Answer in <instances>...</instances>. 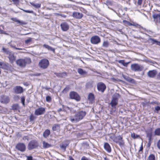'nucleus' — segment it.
I'll list each match as a JSON object with an SVG mask.
<instances>
[{
	"label": "nucleus",
	"instance_id": "2f4dec72",
	"mask_svg": "<svg viewBox=\"0 0 160 160\" xmlns=\"http://www.w3.org/2000/svg\"><path fill=\"white\" fill-rule=\"evenodd\" d=\"M154 134L155 135L160 136V128H157L155 130Z\"/></svg>",
	"mask_w": 160,
	"mask_h": 160
},
{
	"label": "nucleus",
	"instance_id": "69168bd1",
	"mask_svg": "<svg viewBox=\"0 0 160 160\" xmlns=\"http://www.w3.org/2000/svg\"><path fill=\"white\" fill-rule=\"evenodd\" d=\"M69 160H74L72 157H69Z\"/></svg>",
	"mask_w": 160,
	"mask_h": 160
},
{
	"label": "nucleus",
	"instance_id": "7ed1b4c3",
	"mask_svg": "<svg viewBox=\"0 0 160 160\" xmlns=\"http://www.w3.org/2000/svg\"><path fill=\"white\" fill-rule=\"evenodd\" d=\"M119 95L118 93H115L112 97V99L111 102L110 103L111 106L113 108H114L118 104V99L119 97Z\"/></svg>",
	"mask_w": 160,
	"mask_h": 160
},
{
	"label": "nucleus",
	"instance_id": "4c0bfd02",
	"mask_svg": "<svg viewBox=\"0 0 160 160\" xmlns=\"http://www.w3.org/2000/svg\"><path fill=\"white\" fill-rule=\"evenodd\" d=\"M25 97L24 96H22L21 97V101L23 106H25Z\"/></svg>",
	"mask_w": 160,
	"mask_h": 160
},
{
	"label": "nucleus",
	"instance_id": "0eeeda50",
	"mask_svg": "<svg viewBox=\"0 0 160 160\" xmlns=\"http://www.w3.org/2000/svg\"><path fill=\"white\" fill-rule=\"evenodd\" d=\"M131 68L132 70L134 71H141L142 70V66L137 63L132 64Z\"/></svg>",
	"mask_w": 160,
	"mask_h": 160
},
{
	"label": "nucleus",
	"instance_id": "473e14b6",
	"mask_svg": "<svg viewBox=\"0 0 160 160\" xmlns=\"http://www.w3.org/2000/svg\"><path fill=\"white\" fill-rule=\"evenodd\" d=\"M59 125L58 124H55L52 127V129L53 131H56L59 128Z\"/></svg>",
	"mask_w": 160,
	"mask_h": 160
},
{
	"label": "nucleus",
	"instance_id": "f257e3e1",
	"mask_svg": "<svg viewBox=\"0 0 160 160\" xmlns=\"http://www.w3.org/2000/svg\"><path fill=\"white\" fill-rule=\"evenodd\" d=\"M86 114L87 112L85 111L79 110L75 113L74 116L71 117L70 119L72 122L77 123L83 119Z\"/></svg>",
	"mask_w": 160,
	"mask_h": 160
},
{
	"label": "nucleus",
	"instance_id": "9d476101",
	"mask_svg": "<svg viewBox=\"0 0 160 160\" xmlns=\"http://www.w3.org/2000/svg\"><path fill=\"white\" fill-rule=\"evenodd\" d=\"M90 41L92 43L96 44L100 42L101 39L98 36H94L91 38Z\"/></svg>",
	"mask_w": 160,
	"mask_h": 160
},
{
	"label": "nucleus",
	"instance_id": "49530a36",
	"mask_svg": "<svg viewBox=\"0 0 160 160\" xmlns=\"http://www.w3.org/2000/svg\"><path fill=\"white\" fill-rule=\"evenodd\" d=\"M155 110L157 111V112L160 111V107L158 106H157L155 107Z\"/></svg>",
	"mask_w": 160,
	"mask_h": 160
},
{
	"label": "nucleus",
	"instance_id": "8fccbe9b",
	"mask_svg": "<svg viewBox=\"0 0 160 160\" xmlns=\"http://www.w3.org/2000/svg\"><path fill=\"white\" fill-rule=\"evenodd\" d=\"M81 160H91V159L88 158L87 157H85V156H83L81 159Z\"/></svg>",
	"mask_w": 160,
	"mask_h": 160
},
{
	"label": "nucleus",
	"instance_id": "b1692460",
	"mask_svg": "<svg viewBox=\"0 0 160 160\" xmlns=\"http://www.w3.org/2000/svg\"><path fill=\"white\" fill-rule=\"evenodd\" d=\"M43 144V148H50L52 147V145L51 144H50L48 143L47 142H45L44 141H43L42 142Z\"/></svg>",
	"mask_w": 160,
	"mask_h": 160
},
{
	"label": "nucleus",
	"instance_id": "052dcab7",
	"mask_svg": "<svg viewBox=\"0 0 160 160\" xmlns=\"http://www.w3.org/2000/svg\"><path fill=\"white\" fill-rule=\"evenodd\" d=\"M151 140H148V146L149 147L151 145Z\"/></svg>",
	"mask_w": 160,
	"mask_h": 160
},
{
	"label": "nucleus",
	"instance_id": "79ce46f5",
	"mask_svg": "<svg viewBox=\"0 0 160 160\" xmlns=\"http://www.w3.org/2000/svg\"><path fill=\"white\" fill-rule=\"evenodd\" d=\"M35 117L32 114L31 115L29 119L30 121H32L35 119Z\"/></svg>",
	"mask_w": 160,
	"mask_h": 160
},
{
	"label": "nucleus",
	"instance_id": "f03ea898",
	"mask_svg": "<svg viewBox=\"0 0 160 160\" xmlns=\"http://www.w3.org/2000/svg\"><path fill=\"white\" fill-rule=\"evenodd\" d=\"M31 62V59L29 58H25L24 59H20L16 61L17 64L21 67H24L26 65L30 63Z\"/></svg>",
	"mask_w": 160,
	"mask_h": 160
},
{
	"label": "nucleus",
	"instance_id": "5fc2aeb1",
	"mask_svg": "<svg viewBox=\"0 0 160 160\" xmlns=\"http://www.w3.org/2000/svg\"><path fill=\"white\" fill-rule=\"evenodd\" d=\"M143 149L142 143V145L140 148V149L139 151V152H142Z\"/></svg>",
	"mask_w": 160,
	"mask_h": 160
},
{
	"label": "nucleus",
	"instance_id": "5701e85b",
	"mask_svg": "<svg viewBox=\"0 0 160 160\" xmlns=\"http://www.w3.org/2000/svg\"><path fill=\"white\" fill-rule=\"evenodd\" d=\"M78 72L82 76H85L87 74V72L81 68H78Z\"/></svg>",
	"mask_w": 160,
	"mask_h": 160
},
{
	"label": "nucleus",
	"instance_id": "e433bc0d",
	"mask_svg": "<svg viewBox=\"0 0 160 160\" xmlns=\"http://www.w3.org/2000/svg\"><path fill=\"white\" fill-rule=\"evenodd\" d=\"M131 137L132 138L135 139L138 138L139 136L138 135L136 134L135 133H132L131 134Z\"/></svg>",
	"mask_w": 160,
	"mask_h": 160
},
{
	"label": "nucleus",
	"instance_id": "1a4fd4ad",
	"mask_svg": "<svg viewBox=\"0 0 160 160\" xmlns=\"http://www.w3.org/2000/svg\"><path fill=\"white\" fill-rule=\"evenodd\" d=\"M152 17L156 24H158L160 23V13H154L152 14Z\"/></svg>",
	"mask_w": 160,
	"mask_h": 160
},
{
	"label": "nucleus",
	"instance_id": "aec40b11",
	"mask_svg": "<svg viewBox=\"0 0 160 160\" xmlns=\"http://www.w3.org/2000/svg\"><path fill=\"white\" fill-rule=\"evenodd\" d=\"M105 149L108 152H111V149L109 144L107 142H106L104 144V146Z\"/></svg>",
	"mask_w": 160,
	"mask_h": 160
},
{
	"label": "nucleus",
	"instance_id": "20e7f679",
	"mask_svg": "<svg viewBox=\"0 0 160 160\" xmlns=\"http://www.w3.org/2000/svg\"><path fill=\"white\" fill-rule=\"evenodd\" d=\"M39 67L43 69L47 68L49 65V62L46 59H43L41 60L39 63Z\"/></svg>",
	"mask_w": 160,
	"mask_h": 160
},
{
	"label": "nucleus",
	"instance_id": "72a5a7b5",
	"mask_svg": "<svg viewBox=\"0 0 160 160\" xmlns=\"http://www.w3.org/2000/svg\"><path fill=\"white\" fill-rule=\"evenodd\" d=\"M57 76L62 78H65L67 76V73L66 72H62L58 74Z\"/></svg>",
	"mask_w": 160,
	"mask_h": 160
},
{
	"label": "nucleus",
	"instance_id": "c85d7f7f",
	"mask_svg": "<svg viewBox=\"0 0 160 160\" xmlns=\"http://www.w3.org/2000/svg\"><path fill=\"white\" fill-rule=\"evenodd\" d=\"M12 108L14 110H18L19 109L20 107L18 104H16L12 105Z\"/></svg>",
	"mask_w": 160,
	"mask_h": 160
},
{
	"label": "nucleus",
	"instance_id": "f704fd0d",
	"mask_svg": "<svg viewBox=\"0 0 160 160\" xmlns=\"http://www.w3.org/2000/svg\"><path fill=\"white\" fill-rule=\"evenodd\" d=\"M148 160H155V156L153 154H150L148 157Z\"/></svg>",
	"mask_w": 160,
	"mask_h": 160
},
{
	"label": "nucleus",
	"instance_id": "393cba45",
	"mask_svg": "<svg viewBox=\"0 0 160 160\" xmlns=\"http://www.w3.org/2000/svg\"><path fill=\"white\" fill-rule=\"evenodd\" d=\"M43 46L44 48L47 49L48 50L52 51L53 52H55V49L51 46L45 44H44Z\"/></svg>",
	"mask_w": 160,
	"mask_h": 160
},
{
	"label": "nucleus",
	"instance_id": "6e6d98bb",
	"mask_svg": "<svg viewBox=\"0 0 160 160\" xmlns=\"http://www.w3.org/2000/svg\"><path fill=\"white\" fill-rule=\"evenodd\" d=\"M27 160H32V157L31 156H27Z\"/></svg>",
	"mask_w": 160,
	"mask_h": 160
},
{
	"label": "nucleus",
	"instance_id": "774afa93",
	"mask_svg": "<svg viewBox=\"0 0 160 160\" xmlns=\"http://www.w3.org/2000/svg\"><path fill=\"white\" fill-rule=\"evenodd\" d=\"M41 74L40 73H38L36 74L35 75L37 76H38L40 75Z\"/></svg>",
	"mask_w": 160,
	"mask_h": 160
},
{
	"label": "nucleus",
	"instance_id": "dca6fc26",
	"mask_svg": "<svg viewBox=\"0 0 160 160\" xmlns=\"http://www.w3.org/2000/svg\"><path fill=\"white\" fill-rule=\"evenodd\" d=\"M72 16L75 18L80 19L82 17L83 15L82 13L77 12H73Z\"/></svg>",
	"mask_w": 160,
	"mask_h": 160
},
{
	"label": "nucleus",
	"instance_id": "4468645a",
	"mask_svg": "<svg viewBox=\"0 0 160 160\" xmlns=\"http://www.w3.org/2000/svg\"><path fill=\"white\" fill-rule=\"evenodd\" d=\"M11 66L7 63L4 62H0V68L2 69L8 70L10 68Z\"/></svg>",
	"mask_w": 160,
	"mask_h": 160
},
{
	"label": "nucleus",
	"instance_id": "a878e982",
	"mask_svg": "<svg viewBox=\"0 0 160 160\" xmlns=\"http://www.w3.org/2000/svg\"><path fill=\"white\" fill-rule=\"evenodd\" d=\"M50 132L48 129L46 130L43 133V135L45 138H47L50 134Z\"/></svg>",
	"mask_w": 160,
	"mask_h": 160
},
{
	"label": "nucleus",
	"instance_id": "de8ad7c7",
	"mask_svg": "<svg viewBox=\"0 0 160 160\" xmlns=\"http://www.w3.org/2000/svg\"><path fill=\"white\" fill-rule=\"evenodd\" d=\"M157 147L158 149L160 150V139L157 142Z\"/></svg>",
	"mask_w": 160,
	"mask_h": 160
},
{
	"label": "nucleus",
	"instance_id": "9b49d317",
	"mask_svg": "<svg viewBox=\"0 0 160 160\" xmlns=\"http://www.w3.org/2000/svg\"><path fill=\"white\" fill-rule=\"evenodd\" d=\"M45 112V108L43 107H41L36 109L34 114L37 116L40 115L44 114Z\"/></svg>",
	"mask_w": 160,
	"mask_h": 160
},
{
	"label": "nucleus",
	"instance_id": "6ab92c4d",
	"mask_svg": "<svg viewBox=\"0 0 160 160\" xmlns=\"http://www.w3.org/2000/svg\"><path fill=\"white\" fill-rule=\"evenodd\" d=\"M148 40L150 41V43L152 44H155L157 45L160 46V42L151 38H149Z\"/></svg>",
	"mask_w": 160,
	"mask_h": 160
},
{
	"label": "nucleus",
	"instance_id": "6e6552de",
	"mask_svg": "<svg viewBox=\"0 0 160 160\" xmlns=\"http://www.w3.org/2000/svg\"><path fill=\"white\" fill-rule=\"evenodd\" d=\"M97 87L98 90L102 92H104L106 88L105 85L101 82L98 83Z\"/></svg>",
	"mask_w": 160,
	"mask_h": 160
},
{
	"label": "nucleus",
	"instance_id": "7c9ffc66",
	"mask_svg": "<svg viewBox=\"0 0 160 160\" xmlns=\"http://www.w3.org/2000/svg\"><path fill=\"white\" fill-rule=\"evenodd\" d=\"M123 77L126 80L129 82H132L134 80L133 79L128 77V76L123 75Z\"/></svg>",
	"mask_w": 160,
	"mask_h": 160
},
{
	"label": "nucleus",
	"instance_id": "423d86ee",
	"mask_svg": "<svg viewBox=\"0 0 160 160\" xmlns=\"http://www.w3.org/2000/svg\"><path fill=\"white\" fill-rule=\"evenodd\" d=\"M69 96L70 98L74 99L77 101H79L80 100V97L79 95L75 92H72L69 93Z\"/></svg>",
	"mask_w": 160,
	"mask_h": 160
},
{
	"label": "nucleus",
	"instance_id": "f8f14e48",
	"mask_svg": "<svg viewBox=\"0 0 160 160\" xmlns=\"http://www.w3.org/2000/svg\"><path fill=\"white\" fill-rule=\"evenodd\" d=\"M16 148L18 150L22 152H23L26 150V146L24 144L19 143L17 144L16 146Z\"/></svg>",
	"mask_w": 160,
	"mask_h": 160
},
{
	"label": "nucleus",
	"instance_id": "09e8293b",
	"mask_svg": "<svg viewBox=\"0 0 160 160\" xmlns=\"http://www.w3.org/2000/svg\"><path fill=\"white\" fill-rule=\"evenodd\" d=\"M123 22H124V23H125V22L127 23L128 25L129 26H132V25H133V24L132 23H131L130 22H129L127 21H126V20L123 21Z\"/></svg>",
	"mask_w": 160,
	"mask_h": 160
},
{
	"label": "nucleus",
	"instance_id": "37998d69",
	"mask_svg": "<svg viewBox=\"0 0 160 160\" xmlns=\"http://www.w3.org/2000/svg\"><path fill=\"white\" fill-rule=\"evenodd\" d=\"M32 41V38H29L28 39L25 41V43L26 44H28Z\"/></svg>",
	"mask_w": 160,
	"mask_h": 160
},
{
	"label": "nucleus",
	"instance_id": "0e129e2a",
	"mask_svg": "<svg viewBox=\"0 0 160 160\" xmlns=\"http://www.w3.org/2000/svg\"><path fill=\"white\" fill-rule=\"evenodd\" d=\"M124 60H119V61H118V62L119 63H122V64H123V63H124Z\"/></svg>",
	"mask_w": 160,
	"mask_h": 160
},
{
	"label": "nucleus",
	"instance_id": "603ef678",
	"mask_svg": "<svg viewBox=\"0 0 160 160\" xmlns=\"http://www.w3.org/2000/svg\"><path fill=\"white\" fill-rule=\"evenodd\" d=\"M29 139V137L28 136H24L23 137V139L24 140H28Z\"/></svg>",
	"mask_w": 160,
	"mask_h": 160
},
{
	"label": "nucleus",
	"instance_id": "ddd939ff",
	"mask_svg": "<svg viewBox=\"0 0 160 160\" xmlns=\"http://www.w3.org/2000/svg\"><path fill=\"white\" fill-rule=\"evenodd\" d=\"M0 101L2 103L6 104L9 102V99L8 96L1 95L0 96Z\"/></svg>",
	"mask_w": 160,
	"mask_h": 160
},
{
	"label": "nucleus",
	"instance_id": "2eb2a0df",
	"mask_svg": "<svg viewBox=\"0 0 160 160\" xmlns=\"http://www.w3.org/2000/svg\"><path fill=\"white\" fill-rule=\"evenodd\" d=\"M62 30L64 31H67L69 29V26L66 22H63L60 25Z\"/></svg>",
	"mask_w": 160,
	"mask_h": 160
},
{
	"label": "nucleus",
	"instance_id": "a211bd4d",
	"mask_svg": "<svg viewBox=\"0 0 160 160\" xmlns=\"http://www.w3.org/2000/svg\"><path fill=\"white\" fill-rule=\"evenodd\" d=\"M68 143L66 141L62 142L60 145V148L63 150L64 151H65L68 145Z\"/></svg>",
	"mask_w": 160,
	"mask_h": 160
},
{
	"label": "nucleus",
	"instance_id": "3c124183",
	"mask_svg": "<svg viewBox=\"0 0 160 160\" xmlns=\"http://www.w3.org/2000/svg\"><path fill=\"white\" fill-rule=\"evenodd\" d=\"M142 1L143 0H138L137 2L138 4L139 5H141L142 3Z\"/></svg>",
	"mask_w": 160,
	"mask_h": 160
},
{
	"label": "nucleus",
	"instance_id": "cd10ccee",
	"mask_svg": "<svg viewBox=\"0 0 160 160\" xmlns=\"http://www.w3.org/2000/svg\"><path fill=\"white\" fill-rule=\"evenodd\" d=\"M30 3L32 6L36 8H39L41 7V4L40 3L35 4L33 2H30Z\"/></svg>",
	"mask_w": 160,
	"mask_h": 160
},
{
	"label": "nucleus",
	"instance_id": "864d4df0",
	"mask_svg": "<svg viewBox=\"0 0 160 160\" xmlns=\"http://www.w3.org/2000/svg\"><path fill=\"white\" fill-rule=\"evenodd\" d=\"M11 20H13V21H14L15 22H18V20H19L17 19L16 18H11Z\"/></svg>",
	"mask_w": 160,
	"mask_h": 160
},
{
	"label": "nucleus",
	"instance_id": "680f3d73",
	"mask_svg": "<svg viewBox=\"0 0 160 160\" xmlns=\"http://www.w3.org/2000/svg\"><path fill=\"white\" fill-rule=\"evenodd\" d=\"M157 78L158 79H160V72H159L157 75Z\"/></svg>",
	"mask_w": 160,
	"mask_h": 160
},
{
	"label": "nucleus",
	"instance_id": "c03bdc74",
	"mask_svg": "<svg viewBox=\"0 0 160 160\" xmlns=\"http://www.w3.org/2000/svg\"><path fill=\"white\" fill-rule=\"evenodd\" d=\"M18 23H19L20 24H21V25H26V23L25 22H23V21H20L19 20H18Z\"/></svg>",
	"mask_w": 160,
	"mask_h": 160
},
{
	"label": "nucleus",
	"instance_id": "13d9d810",
	"mask_svg": "<svg viewBox=\"0 0 160 160\" xmlns=\"http://www.w3.org/2000/svg\"><path fill=\"white\" fill-rule=\"evenodd\" d=\"M0 33H3L4 34H6L5 32L3 30H2L0 28Z\"/></svg>",
	"mask_w": 160,
	"mask_h": 160
},
{
	"label": "nucleus",
	"instance_id": "ea45409f",
	"mask_svg": "<svg viewBox=\"0 0 160 160\" xmlns=\"http://www.w3.org/2000/svg\"><path fill=\"white\" fill-rule=\"evenodd\" d=\"M9 58L10 60L12 62L14 60V57L13 55H12L11 56H10L9 57Z\"/></svg>",
	"mask_w": 160,
	"mask_h": 160
},
{
	"label": "nucleus",
	"instance_id": "58836bf2",
	"mask_svg": "<svg viewBox=\"0 0 160 160\" xmlns=\"http://www.w3.org/2000/svg\"><path fill=\"white\" fill-rule=\"evenodd\" d=\"M20 9L21 10H22V11H24V12H27V13H32L33 12L32 11H29V10H24V9H21V8H20Z\"/></svg>",
	"mask_w": 160,
	"mask_h": 160
},
{
	"label": "nucleus",
	"instance_id": "39448f33",
	"mask_svg": "<svg viewBox=\"0 0 160 160\" xmlns=\"http://www.w3.org/2000/svg\"><path fill=\"white\" fill-rule=\"evenodd\" d=\"M38 146V143L37 142L34 140H32L28 144V150H31L37 148Z\"/></svg>",
	"mask_w": 160,
	"mask_h": 160
},
{
	"label": "nucleus",
	"instance_id": "c9c22d12",
	"mask_svg": "<svg viewBox=\"0 0 160 160\" xmlns=\"http://www.w3.org/2000/svg\"><path fill=\"white\" fill-rule=\"evenodd\" d=\"M109 45V43L108 41H104L103 42V44L102 45V46L103 47H105V48H107Z\"/></svg>",
	"mask_w": 160,
	"mask_h": 160
},
{
	"label": "nucleus",
	"instance_id": "bf43d9fd",
	"mask_svg": "<svg viewBox=\"0 0 160 160\" xmlns=\"http://www.w3.org/2000/svg\"><path fill=\"white\" fill-rule=\"evenodd\" d=\"M15 3H17L19 2V0H12Z\"/></svg>",
	"mask_w": 160,
	"mask_h": 160
},
{
	"label": "nucleus",
	"instance_id": "e2e57ef3",
	"mask_svg": "<svg viewBox=\"0 0 160 160\" xmlns=\"http://www.w3.org/2000/svg\"><path fill=\"white\" fill-rule=\"evenodd\" d=\"M128 64V63L125 62H124V63L123 64V65L125 67H127Z\"/></svg>",
	"mask_w": 160,
	"mask_h": 160
},
{
	"label": "nucleus",
	"instance_id": "a18cd8bd",
	"mask_svg": "<svg viewBox=\"0 0 160 160\" xmlns=\"http://www.w3.org/2000/svg\"><path fill=\"white\" fill-rule=\"evenodd\" d=\"M46 99L47 101L49 102L51 101V98L50 96H47L46 97Z\"/></svg>",
	"mask_w": 160,
	"mask_h": 160
},
{
	"label": "nucleus",
	"instance_id": "412c9836",
	"mask_svg": "<svg viewBox=\"0 0 160 160\" xmlns=\"http://www.w3.org/2000/svg\"><path fill=\"white\" fill-rule=\"evenodd\" d=\"M157 72L155 70H152L149 71L148 73V76L151 78L154 77L156 74Z\"/></svg>",
	"mask_w": 160,
	"mask_h": 160
},
{
	"label": "nucleus",
	"instance_id": "338daca9",
	"mask_svg": "<svg viewBox=\"0 0 160 160\" xmlns=\"http://www.w3.org/2000/svg\"><path fill=\"white\" fill-rule=\"evenodd\" d=\"M55 14H56V15H59V16H62L61 14H59V13H55Z\"/></svg>",
	"mask_w": 160,
	"mask_h": 160
},
{
	"label": "nucleus",
	"instance_id": "c756f323",
	"mask_svg": "<svg viewBox=\"0 0 160 160\" xmlns=\"http://www.w3.org/2000/svg\"><path fill=\"white\" fill-rule=\"evenodd\" d=\"M94 95L92 93H90L88 95V99L91 102L93 101L94 99Z\"/></svg>",
	"mask_w": 160,
	"mask_h": 160
},
{
	"label": "nucleus",
	"instance_id": "bb28decb",
	"mask_svg": "<svg viewBox=\"0 0 160 160\" xmlns=\"http://www.w3.org/2000/svg\"><path fill=\"white\" fill-rule=\"evenodd\" d=\"M122 138L120 136H118L114 138L113 141L116 143H118L120 140L122 139Z\"/></svg>",
	"mask_w": 160,
	"mask_h": 160
},
{
	"label": "nucleus",
	"instance_id": "4d7b16f0",
	"mask_svg": "<svg viewBox=\"0 0 160 160\" xmlns=\"http://www.w3.org/2000/svg\"><path fill=\"white\" fill-rule=\"evenodd\" d=\"M12 47L13 48H14L15 49H17V50H23V49H22V48H17L15 47L14 46H12Z\"/></svg>",
	"mask_w": 160,
	"mask_h": 160
},
{
	"label": "nucleus",
	"instance_id": "a19ab883",
	"mask_svg": "<svg viewBox=\"0 0 160 160\" xmlns=\"http://www.w3.org/2000/svg\"><path fill=\"white\" fill-rule=\"evenodd\" d=\"M117 143H118L120 146H122L123 145L124 142L122 139H121V140H120Z\"/></svg>",
	"mask_w": 160,
	"mask_h": 160
},
{
	"label": "nucleus",
	"instance_id": "4be33fe9",
	"mask_svg": "<svg viewBox=\"0 0 160 160\" xmlns=\"http://www.w3.org/2000/svg\"><path fill=\"white\" fill-rule=\"evenodd\" d=\"M152 128H150V130L148 132H147V137L148 138V140H151L152 139Z\"/></svg>",
	"mask_w": 160,
	"mask_h": 160
},
{
	"label": "nucleus",
	"instance_id": "f3484780",
	"mask_svg": "<svg viewBox=\"0 0 160 160\" xmlns=\"http://www.w3.org/2000/svg\"><path fill=\"white\" fill-rule=\"evenodd\" d=\"M15 92L17 94H20L23 92V89L22 87L20 86H16L14 88Z\"/></svg>",
	"mask_w": 160,
	"mask_h": 160
}]
</instances>
